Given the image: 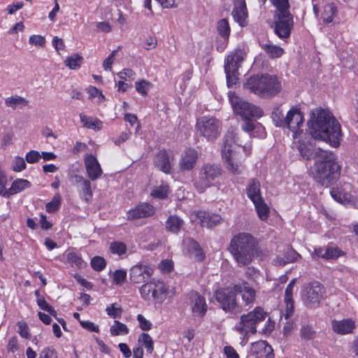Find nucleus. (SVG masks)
<instances>
[{"label": "nucleus", "mask_w": 358, "mask_h": 358, "mask_svg": "<svg viewBox=\"0 0 358 358\" xmlns=\"http://www.w3.org/2000/svg\"><path fill=\"white\" fill-rule=\"evenodd\" d=\"M308 126L314 138L328 143L334 148L339 146L343 136L341 127L329 110L320 108L313 110Z\"/></svg>", "instance_id": "1"}, {"label": "nucleus", "mask_w": 358, "mask_h": 358, "mask_svg": "<svg viewBox=\"0 0 358 358\" xmlns=\"http://www.w3.org/2000/svg\"><path fill=\"white\" fill-rule=\"evenodd\" d=\"M228 251L240 267L249 265L259 251L255 237L248 233H238L230 241Z\"/></svg>", "instance_id": "2"}, {"label": "nucleus", "mask_w": 358, "mask_h": 358, "mask_svg": "<svg viewBox=\"0 0 358 358\" xmlns=\"http://www.w3.org/2000/svg\"><path fill=\"white\" fill-rule=\"evenodd\" d=\"M341 166L332 152H322L320 159L315 161L310 172L314 180L328 187L339 178Z\"/></svg>", "instance_id": "3"}, {"label": "nucleus", "mask_w": 358, "mask_h": 358, "mask_svg": "<svg viewBox=\"0 0 358 358\" xmlns=\"http://www.w3.org/2000/svg\"><path fill=\"white\" fill-rule=\"evenodd\" d=\"M229 99L234 113L244 122L241 126L243 131L251 133L255 129L258 131L264 129L261 124L254 122L255 120L263 116L264 112L262 108L242 99L231 92L229 94Z\"/></svg>", "instance_id": "4"}, {"label": "nucleus", "mask_w": 358, "mask_h": 358, "mask_svg": "<svg viewBox=\"0 0 358 358\" xmlns=\"http://www.w3.org/2000/svg\"><path fill=\"white\" fill-rule=\"evenodd\" d=\"M243 87L260 96L271 97L281 91L282 85L276 76L261 74L248 78L243 84Z\"/></svg>", "instance_id": "5"}, {"label": "nucleus", "mask_w": 358, "mask_h": 358, "mask_svg": "<svg viewBox=\"0 0 358 358\" xmlns=\"http://www.w3.org/2000/svg\"><path fill=\"white\" fill-rule=\"evenodd\" d=\"M268 313L261 306L255 307L252 310L241 316L234 329L244 338L257 331V326L265 321Z\"/></svg>", "instance_id": "6"}, {"label": "nucleus", "mask_w": 358, "mask_h": 358, "mask_svg": "<svg viewBox=\"0 0 358 358\" xmlns=\"http://www.w3.org/2000/svg\"><path fill=\"white\" fill-rule=\"evenodd\" d=\"M196 130L199 136L208 142L215 141L222 131V122L213 116H203L196 120Z\"/></svg>", "instance_id": "7"}, {"label": "nucleus", "mask_w": 358, "mask_h": 358, "mask_svg": "<svg viewBox=\"0 0 358 358\" xmlns=\"http://www.w3.org/2000/svg\"><path fill=\"white\" fill-rule=\"evenodd\" d=\"M139 292L145 301L153 300L162 303L166 299L168 289L163 281L152 278L139 288Z\"/></svg>", "instance_id": "8"}, {"label": "nucleus", "mask_w": 358, "mask_h": 358, "mask_svg": "<svg viewBox=\"0 0 358 358\" xmlns=\"http://www.w3.org/2000/svg\"><path fill=\"white\" fill-rule=\"evenodd\" d=\"M222 174V169L220 165L206 164L202 166L199 171L198 178L194 182V186L200 194L211 187Z\"/></svg>", "instance_id": "9"}, {"label": "nucleus", "mask_w": 358, "mask_h": 358, "mask_svg": "<svg viewBox=\"0 0 358 358\" xmlns=\"http://www.w3.org/2000/svg\"><path fill=\"white\" fill-rule=\"evenodd\" d=\"M234 143V136L233 134H228L224 137L223 146L222 148V156L227 164V169L234 174H240L243 166L238 160L237 155L234 151V146L231 143Z\"/></svg>", "instance_id": "10"}, {"label": "nucleus", "mask_w": 358, "mask_h": 358, "mask_svg": "<svg viewBox=\"0 0 358 358\" xmlns=\"http://www.w3.org/2000/svg\"><path fill=\"white\" fill-rule=\"evenodd\" d=\"M215 299L225 312L238 313L243 310V306L237 301L234 286L217 290Z\"/></svg>", "instance_id": "11"}, {"label": "nucleus", "mask_w": 358, "mask_h": 358, "mask_svg": "<svg viewBox=\"0 0 358 358\" xmlns=\"http://www.w3.org/2000/svg\"><path fill=\"white\" fill-rule=\"evenodd\" d=\"M324 294V290L322 284L319 282H313L303 288L301 299L307 307L315 308L323 299Z\"/></svg>", "instance_id": "12"}, {"label": "nucleus", "mask_w": 358, "mask_h": 358, "mask_svg": "<svg viewBox=\"0 0 358 358\" xmlns=\"http://www.w3.org/2000/svg\"><path fill=\"white\" fill-rule=\"evenodd\" d=\"M294 24L292 14L274 16V32L281 39L289 38Z\"/></svg>", "instance_id": "13"}, {"label": "nucleus", "mask_w": 358, "mask_h": 358, "mask_svg": "<svg viewBox=\"0 0 358 358\" xmlns=\"http://www.w3.org/2000/svg\"><path fill=\"white\" fill-rule=\"evenodd\" d=\"M304 117L297 107L292 108L287 113L285 127H287L293 133L294 138H297L302 133L301 129L303 124Z\"/></svg>", "instance_id": "14"}, {"label": "nucleus", "mask_w": 358, "mask_h": 358, "mask_svg": "<svg viewBox=\"0 0 358 358\" xmlns=\"http://www.w3.org/2000/svg\"><path fill=\"white\" fill-rule=\"evenodd\" d=\"M188 299L192 315L195 317H203L208 310L205 297L197 292L192 291L188 294Z\"/></svg>", "instance_id": "15"}, {"label": "nucleus", "mask_w": 358, "mask_h": 358, "mask_svg": "<svg viewBox=\"0 0 358 358\" xmlns=\"http://www.w3.org/2000/svg\"><path fill=\"white\" fill-rule=\"evenodd\" d=\"M153 271V268L148 264L139 262L131 268L130 280L136 284L145 282L152 276Z\"/></svg>", "instance_id": "16"}, {"label": "nucleus", "mask_w": 358, "mask_h": 358, "mask_svg": "<svg viewBox=\"0 0 358 358\" xmlns=\"http://www.w3.org/2000/svg\"><path fill=\"white\" fill-rule=\"evenodd\" d=\"M236 294L240 295L242 299V303H240L243 306V308L250 306L253 304L256 299V291L250 287L248 283L243 285H234Z\"/></svg>", "instance_id": "17"}, {"label": "nucleus", "mask_w": 358, "mask_h": 358, "mask_svg": "<svg viewBox=\"0 0 358 358\" xmlns=\"http://www.w3.org/2000/svg\"><path fill=\"white\" fill-rule=\"evenodd\" d=\"M344 255L345 252L339 248L334 245H328L326 248H315L312 257L315 259L322 258L325 260H334Z\"/></svg>", "instance_id": "18"}, {"label": "nucleus", "mask_w": 358, "mask_h": 358, "mask_svg": "<svg viewBox=\"0 0 358 358\" xmlns=\"http://www.w3.org/2000/svg\"><path fill=\"white\" fill-rule=\"evenodd\" d=\"M84 164L90 180H96L101 177L103 173L102 169L95 156L92 154L87 155L85 157Z\"/></svg>", "instance_id": "19"}, {"label": "nucleus", "mask_w": 358, "mask_h": 358, "mask_svg": "<svg viewBox=\"0 0 358 358\" xmlns=\"http://www.w3.org/2000/svg\"><path fill=\"white\" fill-rule=\"evenodd\" d=\"M199 154L194 148L186 150L181 155L179 167L182 171H190L194 169L196 164Z\"/></svg>", "instance_id": "20"}, {"label": "nucleus", "mask_w": 358, "mask_h": 358, "mask_svg": "<svg viewBox=\"0 0 358 358\" xmlns=\"http://www.w3.org/2000/svg\"><path fill=\"white\" fill-rule=\"evenodd\" d=\"M155 208L148 203H141L127 213L128 220H136L153 215Z\"/></svg>", "instance_id": "21"}, {"label": "nucleus", "mask_w": 358, "mask_h": 358, "mask_svg": "<svg viewBox=\"0 0 358 358\" xmlns=\"http://www.w3.org/2000/svg\"><path fill=\"white\" fill-rule=\"evenodd\" d=\"M194 215L203 227L211 228L219 224L222 221V217L218 214L199 210Z\"/></svg>", "instance_id": "22"}, {"label": "nucleus", "mask_w": 358, "mask_h": 358, "mask_svg": "<svg viewBox=\"0 0 358 358\" xmlns=\"http://www.w3.org/2000/svg\"><path fill=\"white\" fill-rule=\"evenodd\" d=\"M183 250L197 261H202L205 255L199 244L193 238L187 237L182 241Z\"/></svg>", "instance_id": "23"}, {"label": "nucleus", "mask_w": 358, "mask_h": 358, "mask_svg": "<svg viewBox=\"0 0 358 358\" xmlns=\"http://www.w3.org/2000/svg\"><path fill=\"white\" fill-rule=\"evenodd\" d=\"M331 328L335 333L345 335L353 332L355 324L352 319L334 320L331 321Z\"/></svg>", "instance_id": "24"}, {"label": "nucleus", "mask_w": 358, "mask_h": 358, "mask_svg": "<svg viewBox=\"0 0 358 358\" xmlns=\"http://www.w3.org/2000/svg\"><path fill=\"white\" fill-rule=\"evenodd\" d=\"M297 148L302 158L307 160L310 159H320V155H322V152H329L319 148H314L311 145H306L304 143H299Z\"/></svg>", "instance_id": "25"}, {"label": "nucleus", "mask_w": 358, "mask_h": 358, "mask_svg": "<svg viewBox=\"0 0 358 358\" xmlns=\"http://www.w3.org/2000/svg\"><path fill=\"white\" fill-rule=\"evenodd\" d=\"M252 353L256 358H274L272 347L264 341L253 343Z\"/></svg>", "instance_id": "26"}, {"label": "nucleus", "mask_w": 358, "mask_h": 358, "mask_svg": "<svg viewBox=\"0 0 358 358\" xmlns=\"http://www.w3.org/2000/svg\"><path fill=\"white\" fill-rule=\"evenodd\" d=\"M234 7L232 11L234 19L241 27L245 26L248 17V11L245 0H234Z\"/></svg>", "instance_id": "27"}, {"label": "nucleus", "mask_w": 358, "mask_h": 358, "mask_svg": "<svg viewBox=\"0 0 358 358\" xmlns=\"http://www.w3.org/2000/svg\"><path fill=\"white\" fill-rule=\"evenodd\" d=\"M301 255L292 248H288L282 255H278L273 260V264L282 266L287 264L296 262Z\"/></svg>", "instance_id": "28"}, {"label": "nucleus", "mask_w": 358, "mask_h": 358, "mask_svg": "<svg viewBox=\"0 0 358 358\" xmlns=\"http://www.w3.org/2000/svg\"><path fill=\"white\" fill-rule=\"evenodd\" d=\"M155 165L165 173H169L171 170L170 159L165 150H160L155 158Z\"/></svg>", "instance_id": "29"}, {"label": "nucleus", "mask_w": 358, "mask_h": 358, "mask_svg": "<svg viewBox=\"0 0 358 358\" xmlns=\"http://www.w3.org/2000/svg\"><path fill=\"white\" fill-rule=\"evenodd\" d=\"M246 194L252 202L262 199L261 194V185L257 179L252 178L250 180L246 187Z\"/></svg>", "instance_id": "30"}, {"label": "nucleus", "mask_w": 358, "mask_h": 358, "mask_svg": "<svg viewBox=\"0 0 358 358\" xmlns=\"http://www.w3.org/2000/svg\"><path fill=\"white\" fill-rule=\"evenodd\" d=\"M245 55L244 50L241 48L236 49L227 56L224 64H229V66L239 69L241 63L244 60Z\"/></svg>", "instance_id": "31"}, {"label": "nucleus", "mask_w": 358, "mask_h": 358, "mask_svg": "<svg viewBox=\"0 0 358 358\" xmlns=\"http://www.w3.org/2000/svg\"><path fill=\"white\" fill-rule=\"evenodd\" d=\"M30 187L31 182L29 180L26 179H17L13 182L11 187L5 192L3 196L8 197L10 195L19 193Z\"/></svg>", "instance_id": "32"}, {"label": "nucleus", "mask_w": 358, "mask_h": 358, "mask_svg": "<svg viewBox=\"0 0 358 358\" xmlns=\"http://www.w3.org/2000/svg\"><path fill=\"white\" fill-rule=\"evenodd\" d=\"M183 225V220L176 215H170L166 221V229L172 234H178Z\"/></svg>", "instance_id": "33"}, {"label": "nucleus", "mask_w": 358, "mask_h": 358, "mask_svg": "<svg viewBox=\"0 0 358 358\" xmlns=\"http://www.w3.org/2000/svg\"><path fill=\"white\" fill-rule=\"evenodd\" d=\"M336 13L337 8L334 3H327L323 8L321 19L324 24H329L333 22Z\"/></svg>", "instance_id": "34"}, {"label": "nucleus", "mask_w": 358, "mask_h": 358, "mask_svg": "<svg viewBox=\"0 0 358 358\" xmlns=\"http://www.w3.org/2000/svg\"><path fill=\"white\" fill-rule=\"evenodd\" d=\"M28 103L29 101L27 99L18 95H13L5 99V105L13 109L23 108L27 106Z\"/></svg>", "instance_id": "35"}, {"label": "nucleus", "mask_w": 358, "mask_h": 358, "mask_svg": "<svg viewBox=\"0 0 358 358\" xmlns=\"http://www.w3.org/2000/svg\"><path fill=\"white\" fill-rule=\"evenodd\" d=\"M80 117L85 127L97 131L101 129L103 122L100 120L88 117L83 113L80 114Z\"/></svg>", "instance_id": "36"}, {"label": "nucleus", "mask_w": 358, "mask_h": 358, "mask_svg": "<svg viewBox=\"0 0 358 358\" xmlns=\"http://www.w3.org/2000/svg\"><path fill=\"white\" fill-rule=\"evenodd\" d=\"M78 191L80 197L87 203H89L92 200L93 193L91 187V182L89 180L80 185H78Z\"/></svg>", "instance_id": "37"}, {"label": "nucleus", "mask_w": 358, "mask_h": 358, "mask_svg": "<svg viewBox=\"0 0 358 358\" xmlns=\"http://www.w3.org/2000/svg\"><path fill=\"white\" fill-rule=\"evenodd\" d=\"M271 1L276 8L274 16L292 14L289 11V0H271Z\"/></svg>", "instance_id": "38"}, {"label": "nucleus", "mask_w": 358, "mask_h": 358, "mask_svg": "<svg viewBox=\"0 0 358 358\" xmlns=\"http://www.w3.org/2000/svg\"><path fill=\"white\" fill-rule=\"evenodd\" d=\"M262 48L271 58H278L284 54V50L278 45L264 43Z\"/></svg>", "instance_id": "39"}, {"label": "nucleus", "mask_w": 358, "mask_h": 358, "mask_svg": "<svg viewBox=\"0 0 358 358\" xmlns=\"http://www.w3.org/2000/svg\"><path fill=\"white\" fill-rule=\"evenodd\" d=\"M255 205L258 217L261 220H267L269 214V208L264 202L263 198L258 201H252Z\"/></svg>", "instance_id": "40"}, {"label": "nucleus", "mask_w": 358, "mask_h": 358, "mask_svg": "<svg viewBox=\"0 0 358 358\" xmlns=\"http://www.w3.org/2000/svg\"><path fill=\"white\" fill-rule=\"evenodd\" d=\"M238 71L236 67L229 66V64H224V72L227 77V84L228 87H232L238 80Z\"/></svg>", "instance_id": "41"}, {"label": "nucleus", "mask_w": 358, "mask_h": 358, "mask_svg": "<svg viewBox=\"0 0 358 358\" xmlns=\"http://www.w3.org/2000/svg\"><path fill=\"white\" fill-rule=\"evenodd\" d=\"M66 261L72 266L78 269L83 268L86 266V263L74 252H69L66 254Z\"/></svg>", "instance_id": "42"}, {"label": "nucleus", "mask_w": 358, "mask_h": 358, "mask_svg": "<svg viewBox=\"0 0 358 358\" xmlns=\"http://www.w3.org/2000/svg\"><path fill=\"white\" fill-rule=\"evenodd\" d=\"M271 117L276 127H285L286 117H284L283 111L280 107L273 109Z\"/></svg>", "instance_id": "43"}, {"label": "nucleus", "mask_w": 358, "mask_h": 358, "mask_svg": "<svg viewBox=\"0 0 358 358\" xmlns=\"http://www.w3.org/2000/svg\"><path fill=\"white\" fill-rule=\"evenodd\" d=\"M217 31L224 41H227L230 34V27L227 19H222L217 22Z\"/></svg>", "instance_id": "44"}, {"label": "nucleus", "mask_w": 358, "mask_h": 358, "mask_svg": "<svg viewBox=\"0 0 358 358\" xmlns=\"http://www.w3.org/2000/svg\"><path fill=\"white\" fill-rule=\"evenodd\" d=\"M110 332L112 336H124L129 333V329L126 324L115 320L113 324L110 328Z\"/></svg>", "instance_id": "45"}, {"label": "nucleus", "mask_w": 358, "mask_h": 358, "mask_svg": "<svg viewBox=\"0 0 358 358\" xmlns=\"http://www.w3.org/2000/svg\"><path fill=\"white\" fill-rule=\"evenodd\" d=\"M169 187L167 185H161L155 187L151 191L150 195L159 199H164L168 196Z\"/></svg>", "instance_id": "46"}, {"label": "nucleus", "mask_w": 358, "mask_h": 358, "mask_svg": "<svg viewBox=\"0 0 358 358\" xmlns=\"http://www.w3.org/2000/svg\"><path fill=\"white\" fill-rule=\"evenodd\" d=\"M62 197L59 193L55 194L52 199L46 203L45 209L48 213H52L57 210L61 205Z\"/></svg>", "instance_id": "47"}, {"label": "nucleus", "mask_w": 358, "mask_h": 358, "mask_svg": "<svg viewBox=\"0 0 358 358\" xmlns=\"http://www.w3.org/2000/svg\"><path fill=\"white\" fill-rule=\"evenodd\" d=\"M110 250L113 254L121 256L126 254L127 247L123 242L113 241L110 245Z\"/></svg>", "instance_id": "48"}, {"label": "nucleus", "mask_w": 358, "mask_h": 358, "mask_svg": "<svg viewBox=\"0 0 358 358\" xmlns=\"http://www.w3.org/2000/svg\"><path fill=\"white\" fill-rule=\"evenodd\" d=\"M138 342L141 343L148 353H152L154 350L153 341L151 336L146 333H142L138 337Z\"/></svg>", "instance_id": "49"}, {"label": "nucleus", "mask_w": 358, "mask_h": 358, "mask_svg": "<svg viewBox=\"0 0 358 358\" xmlns=\"http://www.w3.org/2000/svg\"><path fill=\"white\" fill-rule=\"evenodd\" d=\"M331 195L335 201L341 203H344L346 200H349L351 196L350 194L344 193L342 190L338 188H333L331 190Z\"/></svg>", "instance_id": "50"}, {"label": "nucleus", "mask_w": 358, "mask_h": 358, "mask_svg": "<svg viewBox=\"0 0 358 358\" xmlns=\"http://www.w3.org/2000/svg\"><path fill=\"white\" fill-rule=\"evenodd\" d=\"M83 57L78 55H73L69 57L64 62L66 66L71 69H76L79 68L82 64Z\"/></svg>", "instance_id": "51"}, {"label": "nucleus", "mask_w": 358, "mask_h": 358, "mask_svg": "<svg viewBox=\"0 0 358 358\" xmlns=\"http://www.w3.org/2000/svg\"><path fill=\"white\" fill-rule=\"evenodd\" d=\"M91 266L94 271H101L105 268L106 266V262L104 258L99 256H96L92 259Z\"/></svg>", "instance_id": "52"}, {"label": "nucleus", "mask_w": 358, "mask_h": 358, "mask_svg": "<svg viewBox=\"0 0 358 358\" xmlns=\"http://www.w3.org/2000/svg\"><path fill=\"white\" fill-rule=\"evenodd\" d=\"M106 311L108 315L115 319L120 317L122 313V308L120 306H117L116 303H113L107 306Z\"/></svg>", "instance_id": "53"}, {"label": "nucleus", "mask_w": 358, "mask_h": 358, "mask_svg": "<svg viewBox=\"0 0 358 358\" xmlns=\"http://www.w3.org/2000/svg\"><path fill=\"white\" fill-rule=\"evenodd\" d=\"M151 84L150 82L145 80H141L136 82L135 84L136 90L141 95L145 96L148 94V90L150 88Z\"/></svg>", "instance_id": "54"}, {"label": "nucleus", "mask_w": 358, "mask_h": 358, "mask_svg": "<svg viewBox=\"0 0 358 358\" xmlns=\"http://www.w3.org/2000/svg\"><path fill=\"white\" fill-rule=\"evenodd\" d=\"M37 304L39 308L51 315H55L56 312L52 306H51L47 301L45 300L43 297H38L36 300Z\"/></svg>", "instance_id": "55"}, {"label": "nucleus", "mask_w": 358, "mask_h": 358, "mask_svg": "<svg viewBox=\"0 0 358 358\" xmlns=\"http://www.w3.org/2000/svg\"><path fill=\"white\" fill-rule=\"evenodd\" d=\"M127 278V272L125 270H116L113 273V282L115 285H122Z\"/></svg>", "instance_id": "56"}, {"label": "nucleus", "mask_w": 358, "mask_h": 358, "mask_svg": "<svg viewBox=\"0 0 358 358\" xmlns=\"http://www.w3.org/2000/svg\"><path fill=\"white\" fill-rule=\"evenodd\" d=\"M137 321L139 324V327L143 331H149L152 328V323L149 320H148L143 315L138 314L137 315Z\"/></svg>", "instance_id": "57"}, {"label": "nucleus", "mask_w": 358, "mask_h": 358, "mask_svg": "<svg viewBox=\"0 0 358 358\" xmlns=\"http://www.w3.org/2000/svg\"><path fill=\"white\" fill-rule=\"evenodd\" d=\"M26 168V163L24 159L20 157H15L13 163V170L16 172H20Z\"/></svg>", "instance_id": "58"}, {"label": "nucleus", "mask_w": 358, "mask_h": 358, "mask_svg": "<svg viewBox=\"0 0 358 358\" xmlns=\"http://www.w3.org/2000/svg\"><path fill=\"white\" fill-rule=\"evenodd\" d=\"M118 76L121 80L125 81H131L134 80L136 73L135 72L129 69H124L118 73Z\"/></svg>", "instance_id": "59"}, {"label": "nucleus", "mask_w": 358, "mask_h": 358, "mask_svg": "<svg viewBox=\"0 0 358 358\" xmlns=\"http://www.w3.org/2000/svg\"><path fill=\"white\" fill-rule=\"evenodd\" d=\"M41 158V154L36 150H31L26 154L25 159L29 164L38 162Z\"/></svg>", "instance_id": "60"}, {"label": "nucleus", "mask_w": 358, "mask_h": 358, "mask_svg": "<svg viewBox=\"0 0 358 358\" xmlns=\"http://www.w3.org/2000/svg\"><path fill=\"white\" fill-rule=\"evenodd\" d=\"M29 43L42 48L45 44V38L41 35H31L29 38Z\"/></svg>", "instance_id": "61"}, {"label": "nucleus", "mask_w": 358, "mask_h": 358, "mask_svg": "<svg viewBox=\"0 0 358 358\" xmlns=\"http://www.w3.org/2000/svg\"><path fill=\"white\" fill-rule=\"evenodd\" d=\"M117 52V50H113L110 55L106 58L103 62V67L106 71H110L112 69V64H113L115 57L116 53Z\"/></svg>", "instance_id": "62"}, {"label": "nucleus", "mask_w": 358, "mask_h": 358, "mask_svg": "<svg viewBox=\"0 0 358 358\" xmlns=\"http://www.w3.org/2000/svg\"><path fill=\"white\" fill-rule=\"evenodd\" d=\"M315 331L310 326L303 327L301 329V335L306 340H310L313 338Z\"/></svg>", "instance_id": "63"}, {"label": "nucleus", "mask_w": 358, "mask_h": 358, "mask_svg": "<svg viewBox=\"0 0 358 358\" xmlns=\"http://www.w3.org/2000/svg\"><path fill=\"white\" fill-rule=\"evenodd\" d=\"M39 358H57V356L53 349L47 348L41 352Z\"/></svg>", "instance_id": "64"}]
</instances>
